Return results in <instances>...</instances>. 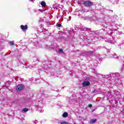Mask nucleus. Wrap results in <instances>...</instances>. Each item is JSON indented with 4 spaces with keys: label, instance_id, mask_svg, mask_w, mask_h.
I'll list each match as a JSON object with an SVG mask.
<instances>
[{
    "label": "nucleus",
    "instance_id": "6e6552de",
    "mask_svg": "<svg viewBox=\"0 0 124 124\" xmlns=\"http://www.w3.org/2000/svg\"><path fill=\"white\" fill-rule=\"evenodd\" d=\"M41 4L43 7L46 6V3H45L44 1H42L41 3Z\"/></svg>",
    "mask_w": 124,
    "mask_h": 124
},
{
    "label": "nucleus",
    "instance_id": "20e7f679",
    "mask_svg": "<svg viewBox=\"0 0 124 124\" xmlns=\"http://www.w3.org/2000/svg\"><path fill=\"white\" fill-rule=\"evenodd\" d=\"M90 85H91V83L89 81H85L82 83L83 87H88Z\"/></svg>",
    "mask_w": 124,
    "mask_h": 124
},
{
    "label": "nucleus",
    "instance_id": "ddd939ff",
    "mask_svg": "<svg viewBox=\"0 0 124 124\" xmlns=\"http://www.w3.org/2000/svg\"><path fill=\"white\" fill-rule=\"evenodd\" d=\"M59 52V54L63 53V50L62 49H60Z\"/></svg>",
    "mask_w": 124,
    "mask_h": 124
},
{
    "label": "nucleus",
    "instance_id": "5701e85b",
    "mask_svg": "<svg viewBox=\"0 0 124 124\" xmlns=\"http://www.w3.org/2000/svg\"><path fill=\"white\" fill-rule=\"evenodd\" d=\"M33 0H29V1H32L33 3V2H34L33 1Z\"/></svg>",
    "mask_w": 124,
    "mask_h": 124
},
{
    "label": "nucleus",
    "instance_id": "f257e3e1",
    "mask_svg": "<svg viewBox=\"0 0 124 124\" xmlns=\"http://www.w3.org/2000/svg\"><path fill=\"white\" fill-rule=\"evenodd\" d=\"M90 39L93 40V38L96 37V38H99V32L96 31L91 32L90 35Z\"/></svg>",
    "mask_w": 124,
    "mask_h": 124
},
{
    "label": "nucleus",
    "instance_id": "f8f14e48",
    "mask_svg": "<svg viewBox=\"0 0 124 124\" xmlns=\"http://www.w3.org/2000/svg\"><path fill=\"white\" fill-rule=\"evenodd\" d=\"M9 44H10L11 46H13V45H14V42H13V41L9 42Z\"/></svg>",
    "mask_w": 124,
    "mask_h": 124
},
{
    "label": "nucleus",
    "instance_id": "bb28decb",
    "mask_svg": "<svg viewBox=\"0 0 124 124\" xmlns=\"http://www.w3.org/2000/svg\"><path fill=\"white\" fill-rule=\"evenodd\" d=\"M97 50H99V49H100V47H97Z\"/></svg>",
    "mask_w": 124,
    "mask_h": 124
},
{
    "label": "nucleus",
    "instance_id": "7ed1b4c3",
    "mask_svg": "<svg viewBox=\"0 0 124 124\" xmlns=\"http://www.w3.org/2000/svg\"><path fill=\"white\" fill-rule=\"evenodd\" d=\"M24 88H25V87H24V85L20 84L17 86L16 91L17 92H20V91H22V90H23Z\"/></svg>",
    "mask_w": 124,
    "mask_h": 124
},
{
    "label": "nucleus",
    "instance_id": "f3484780",
    "mask_svg": "<svg viewBox=\"0 0 124 124\" xmlns=\"http://www.w3.org/2000/svg\"><path fill=\"white\" fill-rule=\"evenodd\" d=\"M61 124H68V123L67 122H64L61 123Z\"/></svg>",
    "mask_w": 124,
    "mask_h": 124
},
{
    "label": "nucleus",
    "instance_id": "412c9836",
    "mask_svg": "<svg viewBox=\"0 0 124 124\" xmlns=\"http://www.w3.org/2000/svg\"><path fill=\"white\" fill-rule=\"evenodd\" d=\"M53 8H56V5H53Z\"/></svg>",
    "mask_w": 124,
    "mask_h": 124
},
{
    "label": "nucleus",
    "instance_id": "cd10ccee",
    "mask_svg": "<svg viewBox=\"0 0 124 124\" xmlns=\"http://www.w3.org/2000/svg\"><path fill=\"white\" fill-rule=\"evenodd\" d=\"M38 110L39 111V110H40V108H38Z\"/></svg>",
    "mask_w": 124,
    "mask_h": 124
},
{
    "label": "nucleus",
    "instance_id": "aec40b11",
    "mask_svg": "<svg viewBox=\"0 0 124 124\" xmlns=\"http://www.w3.org/2000/svg\"><path fill=\"white\" fill-rule=\"evenodd\" d=\"M37 123H38L37 120H35L34 122V124H37Z\"/></svg>",
    "mask_w": 124,
    "mask_h": 124
},
{
    "label": "nucleus",
    "instance_id": "0eeeda50",
    "mask_svg": "<svg viewBox=\"0 0 124 124\" xmlns=\"http://www.w3.org/2000/svg\"><path fill=\"white\" fill-rule=\"evenodd\" d=\"M112 3H114V2H116V3H118V2L119 1V0H109Z\"/></svg>",
    "mask_w": 124,
    "mask_h": 124
},
{
    "label": "nucleus",
    "instance_id": "423d86ee",
    "mask_svg": "<svg viewBox=\"0 0 124 124\" xmlns=\"http://www.w3.org/2000/svg\"><path fill=\"white\" fill-rule=\"evenodd\" d=\"M95 122H96V119H92L90 121V124H94V123H95Z\"/></svg>",
    "mask_w": 124,
    "mask_h": 124
},
{
    "label": "nucleus",
    "instance_id": "a878e982",
    "mask_svg": "<svg viewBox=\"0 0 124 124\" xmlns=\"http://www.w3.org/2000/svg\"><path fill=\"white\" fill-rule=\"evenodd\" d=\"M36 61V62H39V60H38V59H36V60H35Z\"/></svg>",
    "mask_w": 124,
    "mask_h": 124
},
{
    "label": "nucleus",
    "instance_id": "393cba45",
    "mask_svg": "<svg viewBox=\"0 0 124 124\" xmlns=\"http://www.w3.org/2000/svg\"><path fill=\"white\" fill-rule=\"evenodd\" d=\"M40 112V113H43V110H41Z\"/></svg>",
    "mask_w": 124,
    "mask_h": 124
},
{
    "label": "nucleus",
    "instance_id": "2eb2a0df",
    "mask_svg": "<svg viewBox=\"0 0 124 124\" xmlns=\"http://www.w3.org/2000/svg\"><path fill=\"white\" fill-rule=\"evenodd\" d=\"M57 27L58 28H61V27H62V24H58V25H57Z\"/></svg>",
    "mask_w": 124,
    "mask_h": 124
},
{
    "label": "nucleus",
    "instance_id": "a211bd4d",
    "mask_svg": "<svg viewBox=\"0 0 124 124\" xmlns=\"http://www.w3.org/2000/svg\"><path fill=\"white\" fill-rule=\"evenodd\" d=\"M89 53L91 54V55H93V51H89Z\"/></svg>",
    "mask_w": 124,
    "mask_h": 124
},
{
    "label": "nucleus",
    "instance_id": "c85d7f7f",
    "mask_svg": "<svg viewBox=\"0 0 124 124\" xmlns=\"http://www.w3.org/2000/svg\"><path fill=\"white\" fill-rule=\"evenodd\" d=\"M34 62H33V63L34 64Z\"/></svg>",
    "mask_w": 124,
    "mask_h": 124
},
{
    "label": "nucleus",
    "instance_id": "4468645a",
    "mask_svg": "<svg viewBox=\"0 0 124 124\" xmlns=\"http://www.w3.org/2000/svg\"><path fill=\"white\" fill-rule=\"evenodd\" d=\"M112 56H113V58H114V59H119V57L117 55H112Z\"/></svg>",
    "mask_w": 124,
    "mask_h": 124
},
{
    "label": "nucleus",
    "instance_id": "39448f33",
    "mask_svg": "<svg viewBox=\"0 0 124 124\" xmlns=\"http://www.w3.org/2000/svg\"><path fill=\"white\" fill-rule=\"evenodd\" d=\"M20 28H21V30H22L23 31H24V30H28V25H26L25 26L21 25Z\"/></svg>",
    "mask_w": 124,
    "mask_h": 124
},
{
    "label": "nucleus",
    "instance_id": "f03ea898",
    "mask_svg": "<svg viewBox=\"0 0 124 124\" xmlns=\"http://www.w3.org/2000/svg\"><path fill=\"white\" fill-rule=\"evenodd\" d=\"M83 4L86 7H91L93 5V2L90 1V0H85L83 1Z\"/></svg>",
    "mask_w": 124,
    "mask_h": 124
},
{
    "label": "nucleus",
    "instance_id": "4be33fe9",
    "mask_svg": "<svg viewBox=\"0 0 124 124\" xmlns=\"http://www.w3.org/2000/svg\"><path fill=\"white\" fill-rule=\"evenodd\" d=\"M44 71H45V72H48V70H44Z\"/></svg>",
    "mask_w": 124,
    "mask_h": 124
},
{
    "label": "nucleus",
    "instance_id": "dca6fc26",
    "mask_svg": "<svg viewBox=\"0 0 124 124\" xmlns=\"http://www.w3.org/2000/svg\"><path fill=\"white\" fill-rule=\"evenodd\" d=\"M7 84H8L9 85H10L11 84V81H8L7 82Z\"/></svg>",
    "mask_w": 124,
    "mask_h": 124
},
{
    "label": "nucleus",
    "instance_id": "9d476101",
    "mask_svg": "<svg viewBox=\"0 0 124 124\" xmlns=\"http://www.w3.org/2000/svg\"><path fill=\"white\" fill-rule=\"evenodd\" d=\"M67 113L66 112H64L63 114H62V117H63V118H66V117L67 116Z\"/></svg>",
    "mask_w": 124,
    "mask_h": 124
},
{
    "label": "nucleus",
    "instance_id": "b1692460",
    "mask_svg": "<svg viewBox=\"0 0 124 124\" xmlns=\"http://www.w3.org/2000/svg\"><path fill=\"white\" fill-rule=\"evenodd\" d=\"M87 30V28H84L83 29V31H86Z\"/></svg>",
    "mask_w": 124,
    "mask_h": 124
},
{
    "label": "nucleus",
    "instance_id": "1a4fd4ad",
    "mask_svg": "<svg viewBox=\"0 0 124 124\" xmlns=\"http://www.w3.org/2000/svg\"><path fill=\"white\" fill-rule=\"evenodd\" d=\"M117 16L115 15V16H113L111 17V19H113V20H115V19H117Z\"/></svg>",
    "mask_w": 124,
    "mask_h": 124
},
{
    "label": "nucleus",
    "instance_id": "c756f323",
    "mask_svg": "<svg viewBox=\"0 0 124 124\" xmlns=\"http://www.w3.org/2000/svg\"><path fill=\"white\" fill-rule=\"evenodd\" d=\"M110 52V51H109V50H108V52Z\"/></svg>",
    "mask_w": 124,
    "mask_h": 124
},
{
    "label": "nucleus",
    "instance_id": "9b49d317",
    "mask_svg": "<svg viewBox=\"0 0 124 124\" xmlns=\"http://www.w3.org/2000/svg\"><path fill=\"white\" fill-rule=\"evenodd\" d=\"M29 111V108H24L22 110L23 112H28Z\"/></svg>",
    "mask_w": 124,
    "mask_h": 124
},
{
    "label": "nucleus",
    "instance_id": "6ab92c4d",
    "mask_svg": "<svg viewBox=\"0 0 124 124\" xmlns=\"http://www.w3.org/2000/svg\"><path fill=\"white\" fill-rule=\"evenodd\" d=\"M93 107V105L92 104H89L88 106V107H90V108H91V107Z\"/></svg>",
    "mask_w": 124,
    "mask_h": 124
}]
</instances>
